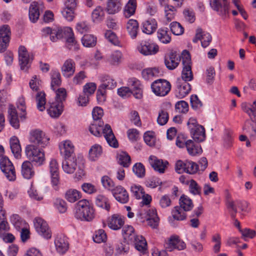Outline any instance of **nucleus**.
<instances>
[{
    "instance_id": "26",
    "label": "nucleus",
    "mask_w": 256,
    "mask_h": 256,
    "mask_svg": "<svg viewBox=\"0 0 256 256\" xmlns=\"http://www.w3.org/2000/svg\"><path fill=\"white\" fill-rule=\"evenodd\" d=\"M10 145L12 152L16 158L22 156V148L18 138L14 136L10 140Z\"/></svg>"
},
{
    "instance_id": "63",
    "label": "nucleus",
    "mask_w": 256,
    "mask_h": 256,
    "mask_svg": "<svg viewBox=\"0 0 256 256\" xmlns=\"http://www.w3.org/2000/svg\"><path fill=\"white\" fill-rule=\"evenodd\" d=\"M126 134L129 140L132 142H135L140 138V132L136 128H132L128 130Z\"/></svg>"
},
{
    "instance_id": "46",
    "label": "nucleus",
    "mask_w": 256,
    "mask_h": 256,
    "mask_svg": "<svg viewBox=\"0 0 256 256\" xmlns=\"http://www.w3.org/2000/svg\"><path fill=\"white\" fill-rule=\"evenodd\" d=\"M180 206L185 212L190 210L194 207L191 199L186 196H182L180 199Z\"/></svg>"
},
{
    "instance_id": "37",
    "label": "nucleus",
    "mask_w": 256,
    "mask_h": 256,
    "mask_svg": "<svg viewBox=\"0 0 256 256\" xmlns=\"http://www.w3.org/2000/svg\"><path fill=\"white\" fill-rule=\"evenodd\" d=\"M82 197L80 191L76 189L70 188L67 190L64 194V198L70 202L74 203Z\"/></svg>"
},
{
    "instance_id": "4",
    "label": "nucleus",
    "mask_w": 256,
    "mask_h": 256,
    "mask_svg": "<svg viewBox=\"0 0 256 256\" xmlns=\"http://www.w3.org/2000/svg\"><path fill=\"white\" fill-rule=\"evenodd\" d=\"M42 148L33 144H28L25 148L26 155L29 160L41 166L46 160L44 152Z\"/></svg>"
},
{
    "instance_id": "55",
    "label": "nucleus",
    "mask_w": 256,
    "mask_h": 256,
    "mask_svg": "<svg viewBox=\"0 0 256 256\" xmlns=\"http://www.w3.org/2000/svg\"><path fill=\"white\" fill-rule=\"evenodd\" d=\"M107 239V236L104 230L100 229L95 232V234L93 236V240L96 243L104 242Z\"/></svg>"
},
{
    "instance_id": "54",
    "label": "nucleus",
    "mask_w": 256,
    "mask_h": 256,
    "mask_svg": "<svg viewBox=\"0 0 256 256\" xmlns=\"http://www.w3.org/2000/svg\"><path fill=\"white\" fill-rule=\"evenodd\" d=\"M129 120L131 124L136 126L140 127L142 126V122L138 112L136 110H132L129 114Z\"/></svg>"
},
{
    "instance_id": "24",
    "label": "nucleus",
    "mask_w": 256,
    "mask_h": 256,
    "mask_svg": "<svg viewBox=\"0 0 256 256\" xmlns=\"http://www.w3.org/2000/svg\"><path fill=\"white\" fill-rule=\"evenodd\" d=\"M21 174L26 179H30L35 174L34 168L32 163L28 160H26L21 166Z\"/></svg>"
},
{
    "instance_id": "40",
    "label": "nucleus",
    "mask_w": 256,
    "mask_h": 256,
    "mask_svg": "<svg viewBox=\"0 0 256 256\" xmlns=\"http://www.w3.org/2000/svg\"><path fill=\"white\" fill-rule=\"evenodd\" d=\"M157 28V22L154 19L146 20L143 23L142 32L146 34H152Z\"/></svg>"
},
{
    "instance_id": "6",
    "label": "nucleus",
    "mask_w": 256,
    "mask_h": 256,
    "mask_svg": "<svg viewBox=\"0 0 256 256\" xmlns=\"http://www.w3.org/2000/svg\"><path fill=\"white\" fill-rule=\"evenodd\" d=\"M30 144L40 148H44L48 144L49 138L40 130H32L30 132L29 138Z\"/></svg>"
},
{
    "instance_id": "59",
    "label": "nucleus",
    "mask_w": 256,
    "mask_h": 256,
    "mask_svg": "<svg viewBox=\"0 0 256 256\" xmlns=\"http://www.w3.org/2000/svg\"><path fill=\"white\" fill-rule=\"evenodd\" d=\"M176 12V8L170 5L164 6L165 16L168 21H170L174 18Z\"/></svg>"
},
{
    "instance_id": "35",
    "label": "nucleus",
    "mask_w": 256,
    "mask_h": 256,
    "mask_svg": "<svg viewBox=\"0 0 256 256\" xmlns=\"http://www.w3.org/2000/svg\"><path fill=\"white\" fill-rule=\"evenodd\" d=\"M190 132L194 140L198 142H203L206 138L205 130L202 126H198Z\"/></svg>"
},
{
    "instance_id": "41",
    "label": "nucleus",
    "mask_w": 256,
    "mask_h": 256,
    "mask_svg": "<svg viewBox=\"0 0 256 256\" xmlns=\"http://www.w3.org/2000/svg\"><path fill=\"white\" fill-rule=\"evenodd\" d=\"M122 59V52L120 50H115L110 54L108 61L111 65L118 66L121 63Z\"/></svg>"
},
{
    "instance_id": "45",
    "label": "nucleus",
    "mask_w": 256,
    "mask_h": 256,
    "mask_svg": "<svg viewBox=\"0 0 256 256\" xmlns=\"http://www.w3.org/2000/svg\"><path fill=\"white\" fill-rule=\"evenodd\" d=\"M101 80L102 84L100 86L103 90L113 89L116 86V82L108 76H102Z\"/></svg>"
},
{
    "instance_id": "17",
    "label": "nucleus",
    "mask_w": 256,
    "mask_h": 256,
    "mask_svg": "<svg viewBox=\"0 0 256 256\" xmlns=\"http://www.w3.org/2000/svg\"><path fill=\"white\" fill-rule=\"evenodd\" d=\"M148 162L152 167L159 173L163 174L168 164L167 161L164 162L154 156H150L148 158Z\"/></svg>"
},
{
    "instance_id": "31",
    "label": "nucleus",
    "mask_w": 256,
    "mask_h": 256,
    "mask_svg": "<svg viewBox=\"0 0 256 256\" xmlns=\"http://www.w3.org/2000/svg\"><path fill=\"white\" fill-rule=\"evenodd\" d=\"M60 148V153L64 156V158L72 157L74 152V146L70 140L63 142Z\"/></svg>"
},
{
    "instance_id": "13",
    "label": "nucleus",
    "mask_w": 256,
    "mask_h": 256,
    "mask_svg": "<svg viewBox=\"0 0 256 256\" xmlns=\"http://www.w3.org/2000/svg\"><path fill=\"white\" fill-rule=\"evenodd\" d=\"M18 60L22 70L26 71L30 66L32 58H30L26 48L24 46H20L18 48Z\"/></svg>"
},
{
    "instance_id": "10",
    "label": "nucleus",
    "mask_w": 256,
    "mask_h": 256,
    "mask_svg": "<svg viewBox=\"0 0 256 256\" xmlns=\"http://www.w3.org/2000/svg\"><path fill=\"white\" fill-rule=\"evenodd\" d=\"M164 246L170 252L174 250H182L186 248V244L178 236L172 235L166 241Z\"/></svg>"
},
{
    "instance_id": "19",
    "label": "nucleus",
    "mask_w": 256,
    "mask_h": 256,
    "mask_svg": "<svg viewBox=\"0 0 256 256\" xmlns=\"http://www.w3.org/2000/svg\"><path fill=\"white\" fill-rule=\"evenodd\" d=\"M56 251L60 254H64L68 249V243L66 238L62 234H58L54 240Z\"/></svg>"
},
{
    "instance_id": "18",
    "label": "nucleus",
    "mask_w": 256,
    "mask_h": 256,
    "mask_svg": "<svg viewBox=\"0 0 256 256\" xmlns=\"http://www.w3.org/2000/svg\"><path fill=\"white\" fill-rule=\"evenodd\" d=\"M49 168L52 183L54 186H57L60 181L59 166L56 159L52 158L50 160L49 164Z\"/></svg>"
},
{
    "instance_id": "8",
    "label": "nucleus",
    "mask_w": 256,
    "mask_h": 256,
    "mask_svg": "<svg viewBox=\"0 0 256 256\" xmlns=\"http://www.w3.org/2000/svg\"><path fill=\"white\" fill-rule=\"evenodd\" d=\"M151 88L156 95L164 96L170 92L171 85L170 82L166 80L159 79L152 84Z\"/></svg>"
},
{
    "instance_id": "3",
    "label": "nucleus",
    "mask_w": 256,
    "mask_h": 256,
    "mask_svg": "<svg viewBox=\"0 0 256 256\" xmlns=\"http://www.w3.org/2000/svg\"><path fill=\"white\" fill-rule=\"evenodd\" d=\"M74 217L82 221H92L95 216L94 210L92 204L87 200H79L74 208Z\"/></svg>"
},
{
    "instance_id": "47",
    "label": "nucleus",
    "mask_w": 256,
    "mask_h": 256,
    "mask_svg": "<svg viewBox=\"0 0 256 256\" xmlns=\"http://www.w3.org/2000/svg\"><path fill=\"white\" fill-rule=\"evenodd\" d=\"M173 218L177 220H183L186 218L185 211L180 206H175L172 211Z\"/></svg>"
},
{
    "instance_id": "23",
    "label": "nucleus",
    "mask_w": 256,
    "mask_h": 256,
    "mask_svg": "<svg viewBox=\"0 0 256 256\" xmlns=\"http://www.w3.org/2000/svg\"><path fill=\"white\" fill-rule=\"evenodd\" d=\"M76 64L72 59L66 60L61 68L62 75L66 78H69L74 74L75 72Z\"/></svg>"
},
{
    "instance_id": "36",
    "label": "nucleus",
    "mask_w": 256,
    "mask_h": 256,
    "mask_svg": "<svg viewBox=\"0 0 256 256\" xmlns=\"http://www.w3.org/2000/svg\"><path fill=\"white\" fill-rule=\"evenodd\" d=\"M121 5L120 0H108L106 11L108 14H115L120 10Z\"/></svg>"
},
{
    "instance_id": "22",
    "label": "nucleus",
    "mask_w": 256,
    "mask_h": 256,
    "mask_svg": "<svg viewBox=\"0 0 256 256\" xmlns=\"http://www.w3.org/2000/svg\"><path fill=\"white\" fill-rule=\"evenodd\" d=\"M114 196L119 202L125 204L128 201V194L122 186H117L112 191Z\"/></svg>"
},
{
    "instance_id": "43",
    "label": "nucleus",
    "mask_w": 256,
    "mask_h": 256,
    "mask_svg": "<svg viewBox=\"0 0 256 256\" xmlns=\"http://www.w3.org/2000/svg\"><path fill=\"white\" fill-rule=\"evenodd\" d=\"M40 16L38 4L33 2L29 8V18L31 22H35L37 21Z\"/></svg>"
},
{
    "instance_id": "58",
    "label": "nucleus",
    "mask_w": 256,
    "mask_h": 256,
    "mask_svg": "<svg viewBox=\"0 0 256 256\" xmlns=\"http://www.w3.org/2000/svg\"><path fill=\"white\" fill-rule=\"evenodd\" d=\"M101 182L105 188L112 191L114 188V182L107 176H104L102 178Z\"/></svg>"
},
{
    "instance_id": "9",
    "label": "nucleus",
    "mask_w": 256,
    "mask_h": 256,
    "mask_svg": "<svg viewBox=\"0 0 256 256\" xmlns=\"http://www.w3.org/2000/svg\"><path fill=\"white\" fill-rule=\"evenodd\" d=\"M138 51L144 56L154 55L159 51V46L150 40H142L138 46Z\"/></svg>"
},
{
    "instance_id": "2",
    "label": "nucleus",
    "mask_w": 256,
    "mask_h": 256,
    "mask_svg": "<svg viewBox=\"0 0 256 256\" xmlns=\"http://www.w3.org/2000/svg\"><path fill=\"white\" fill-rule=\"evenodd\" d=\"M103 121L94 120L89 126V131L94 136H102L101 131L102 130V134L106 140L108 144L114 148L118 146V144L112 132L110 126L106 124L104 127Z\"/></svg>"
},
{
    "instance_id": "61",
    "label": "nucleus",
    "mask_w": 256,
    "mask_h": 256,
    "mask_svg": "<svg viewBox=\"0 0 256 256\" xmlns=\"http://www.w3.org/2000/svg\"><path fill=\"white\" fill-rule=\"evenodd\" d=\"M134 172L139 178H142L145 174V168L144 165L140 163L136 164L132 168Z\"/></svg>"
},
{
    "instance_id": "51",
    "label": "nucleus",
    "mask_w": 256,
    "mask_h": 256,
    "mask_svg": "<svg viewBox=\"0 0 256 256\" xmlns=\"http://www.w3.org/2000/svg\"><path fill=\"white\" fill-rule=\"evenodd\" d=\"M82 42L84 46L92 47L96 42V38L92 34H84L82 38Z\"/></svg>"
},
{
    "instance_id": "20",
    "label": "nucleus",
    "mask_w": 256,
    "mask_h": 256,
    "mask_svg": "<svg viewBox=\"0 0 256 256\" xmlns=\"http://www.w3.org/2000/svg\"><path fill=\"white\" fill-rule=\"evenodd\" d=\"M180 62V59L175 52H171L165 56L164 64L170 70L175 69L178 66Z\"/></svg>"
},
{
    "instance_id": "12",
    "label": "nucleus",
    "mask_w": 256,
    "mask_h": 256,
    "mask_svg": "<svg viewBox=\"0 0 256 256\" xmlns=\"http://www.w3.org/2000/svg\"><path fill=\"white\" fill-rule=\"evenodd\" d=\"M34 226L36 232L44 238L49 239L52 237V232L46 222L40 218L34 219Z\"/></svg>"
},
{
    "instance_id": "11",
    "label": "nucleus",
    "mask_w": 256,
    "mask_h": 256,
    "mask_svg": "<svg viewBox=\"0 0 256 256\" xmlns=\"http://www.w3.org/2000/svg\"><path fill=\"white\" fill-rule=\"evenodd\" d=\"M210 5L214 10L222 16H226L229 13L228 0H210Z\"/></svg>"
},
{
    "instance_id": "49",
    "label": "nucleus",
    "mask_w": 256,
    "mask_h": 256,
    "mask_svg": "<svg viewBox=\"0 0 256 256\" xmlns=\"http://www.w3.org/2000/svg\"><path fill=\"white\" fill-rule=\"evenodd\" d=\"M243 130L248 134L251 140L256 138V126L249 121H246L244 126Z\"/></svg>"
},
{
    "instance_id": "39",
    "label": "nucleus",
    "mask_w": 256,
    "mask_h": 256,
    "mask_svg": "<svg viewBox=\"0 0 256 256\" xmlns=\"http://www.w3.org/2000/svg\"><path fill=\"white\" fill-rule=\"evenodd\" d=\"M186 146L190 155L194 156L202 152V148L200 144H194L192 140H190L186 142Z\"/></svg>"
},
{
    "instance_id": "7",
    "label": "nucleus",
    "mask_w": 256,
    "mask_h": 256,
    "mask_svg": "<svg viewBox=\"0 0 256 256\" xmlns=\"http://www.w3.org/2000/svg\"><path fill=\"white\" fill-rule=\"evenodd\" d=\"M0 169L10 181L16 180V173L14 167L8 157L3 156L0 159Z\"/></svg>"
},
{
    "instance_id": "42",
    "label": "nucleus",
    "mask_w": 256,
    "mask_h": 256,
    "mask_svg": "<svg viewBox=\"0 0 256 256\" xmlns=\"http://www.w3.org/2000/svg\"><path fill=\"white\" fill-rule=\"evenodd\" d=\"M102 146L98 144H95L91 147L89 150V158L92 161H95L102 155Z\"/></svg>"
},
{
    "instance_id": "25",
    "label": "nucleus",
    "mask_w": 256,
    "mask_h": 256,
    "mask_svg": "<svg viewBox=\"0 0 256 256\" xmlns=\"http://www.w3.org/2000/svg\"><path fill=\"white\" fill-rule=\"evenodd\" d=\"M107 222L110 229L118 230L123 226L124 220L120 216L114 214L108 218Z\"/></svg>"
},
{
    "instance_id": "56",
    "label": "nucleus",
    "mask_w": 256,
    "mask_h": 256,
    "mask_svg": "<svg viewBox=\"0 0 256 256\" xmlns=\"http://www.w3.org/2000/svg\"><path fill=\"white\" fill-rule=\"evenodd\" d=\"M170 28L172 32L176 36L181 35L184 33V28L178 22H174L170 24Z\"/></svg>"
},
{
    "instance_id": "15",
    "label": "nucleus",
    "mask_w": 256,
    "mask_h": 256,
    "mask_svg": "<svg viewBox=\"0 0 256 256\" xmlns=\"http://www.w3.org/2000/svg\"><path fill=\"white\" fill-rule=\"evenodd\" d=\"M199 40H201L202 46L206 48L210 45L212 40V37L208 32L204 31L201 28H198L196 30L195 36L192 41L196 43Z\"/></svg>"
},
{
    "instance_id": "5",
    "label": "nucleus",
    "mask_w": 256,
    "mask_h": 256,
    "mask_svg": "<svg viewBox=\"0 0 256 256\" xmlns=\"http://www.w3.org/2000/svg\"><path fill=\"white\" fill-rule=\"evenodd\" d=\"M182 64L183 68L180 78L183 80L189 82L193 79V74L192 70L191 58L189 52L186 50L182 54Z\"/></svg>"
},
{
    "instance_id": "33",
    "label": "nucleus",
    "mask_w": 256,
    "mask_h": 256,
    "mask_svg": "<svg viewBox=\"0 0 256 256\" xmlns=\"http://www.w3.org/2000/svg\"><path fill=\"white\" fill-rule=\"evenodd\" d=\"M92 20L94 22L99 23L102 21L105 17V11L101 6H96L92 12Z\"/></svg>"
},
{
    "instance_id": "28",
    "label": "nucleus",
    "mask_w": 256,
    "mask_h": 256,
    "mask_svg": "<svg viewBox=\"0 0 256 256\" xmlns=\"http://www.w3.org/2000/svg\"><path fill=\"white\" fill-rule=\"evenodd\" d=\"M48 111L51 117H58L63 111V104L58 102H52L50 104Z\"/></svg>"
},
{
    "instance_id": "29",
    "label": "nucleus",
    "mask_w": 256,
    "mask_h": 256,
    "mask_svg": "<svg viewBox=\"0 0 256 256\" xmlns=\"http://www.w3.org/2000/svg\"><path fill=\"white\" fill-rule=\"evenodd\" d=\"M122 234L124 240L128 244H132L138 236L134 233V230L131 226H126L122 228Z\"/></svg>"
},
{
    "instance_id": "50",
    "label": "nucleus",
    "mask_w": 256,
    "mask_h": 256,
    "mask_svg": "<svg viewBox=\"0 0 256 256\" xmlns=\"http://www.w3.org/2000/svg\"><path fill=\"white\" fill-rule=\"evenodd\" d=\"M118 162L124 167L128 168L130 164V158L126 152H122L118 155Z\"/></svg>"
},
{
    "instance_id": "52",
    "label": "nucleus",
    "mask_w": 256,
    "mask_h": 256,
    "mask_svg": "<svg viewBox=\"0 0 256 256\" xmlns=\"http://www.w3.org/2000/svg\"><path fill=\"white\" fill-rule=\"evenodd\" d=\"M51 87L54 90V86H58L61 84V76L57 70H52L51 72Z\"/></svg>"
},
{
    "instance_id": "34",
    "label": "nucleus",
    "mask_w": 256,
    "mask_h": 256,
    "mask_svg": "<svg viewBox=\"0 0 256 256\" xmlns=\"http://www.w3.org/2000/svg\"><path fill=\"white\" fill-rule=\"evenodd\" d=\"M8 120L10 125L14 128L18 129L20 127V122L18 119L17 112L14 106H10L8 110Z\"/></svg>"
},
{
    "instance_id": "48",
    "label": "nucleus",
    "mask_w": 256,
    "mask_h": 256,
    "mask_svg": "<svg viewBox=\"0 0 256 256\" xmlns=\"http://www.w3.org/2000/svg\"><path fill=\"white\" fill-rule=\"evenodd\" d=\"M157 35L159 40L164 44H168L171 40V37L167 28L159 29Z\"/></svg>"
},
{
    "instance_id": "16",
    "label": "nucleus",
    "mask_w": 256,
    "mask_h": 256,
    "mask_svg": "<svg viewBox=\"0 0 256 256\" xmlns=\"http://www.w3.org/2000/svg\"><path fill=\"white\" fill-rule=\"evenodd\" d=\"M176 87V96L180 98L186 96L191 90V86L188 82L183 80L182 78H177Z\"/></svg>"
},
{
    "instance_id": "53",
    "label": "nucleus",
    "mask_w": 256,
    "mask_h": 256,
    "mask_svg": "<svg viewBox=\"0 0 256 256\" xmlns=\"http://www.w3.org/2000/svg\"><path fill=\"white\" fill-rule=\"evenodd\" d=\"M37 108L40 111H43L45 109L46 103V94L42 92H38L36 96Z\"/></svg>"
},
{
    "instance_id": "1",
    "label": "nucleus",
    "mask_w": 256,
    "mask_h": 256,
    "mask_svg": "<svg viewBox=\"0 0 256 256\" xmlns=\"http://www.w3.org/2000/svg\"><path fill=\"white\" fill-rule=\"evenodd\" d=\"M42 32L44 36H50L51 41L55 42L64 36L66 38V46L70 50H76L77 48L76 41L74 38L72 30L70 27L62 28L52 29L47 27L42 29Z\"/></svg>"
},
{
    "instance_id": "14",
    "label": "nucleus",
    "mask_w": 256,
    "mask_h": 256,
    "mask_svg": "<svg viewBox=\"0 0 256 256\" xmlns=\"http://www.w3.org/2000/svg\"><path fill=\"white\" fill-rule=\"evenodd\" d=\"M10 36V28L8 25L0 27V52H4L8 45Z\"/></svg>"
},
{
    "instance_id": "64",
    "label": "nucleus",
    "mask_w": 256,
    "mask_h": 256,
    "mask_svg": "<svg viewBox=\"0 0 256 256\" xmlns=\"http://www.w3.org/2000/svg\"><path fill=\"white\" fill-rule=\"evenodd\" d=\"M175 108L179 113H186L188 110V105L185 101L180 100L176 103Z\"/></svg>"
},
{
    "instance_id": "62",
    "label": "nucleus",
    "mask_w": 256,
    "mask_h": 256,
    "mask_svg": "<svg viewBox=\"0 0 256 256\" xmlns=\"http://www.w3.org/2000/svg\"><path fill=\"white\" fill-rule=\"evenodd\" d=\"M198 170V165L192 161H186V172L190 174H196Z\"/></svg>"
},
{
    "instance_id": "32",
    "label": "nucleus",
    "mask_w": 256,
    "mask_h": 256,
    "mask_svg": "<svg viewBox=\"0 0 256 256\" xmlns=\"http://www.w3.org/2000/svg\"><path fill=\"white\" fill-rule=\"evenodd\" d=\"M132 244H134L136 249L140 253L145 254L147 252V242L142 236H138L135 240L132 241Z\"/></svg>"
},
{
    "instance_id": "38",
    "label": "nucleus",
    "mask_w": 256,
    "mask_h": 256,
    "mask_svg": "<svg viewBox=\"0 0 256 256\" xmlns=\"http://www.w3.org/2000/svg\"><path fill=\"white\" fill-rule=\"evenodd\" d=\"M137 6L136 0H129L124 8V15L128 18L134 15Z\"/></svg>"
},
{
    "instance_id": "57",
    "label": "nucleus",
    "mask_w": 256,
    "mask_h": 256,
    "mask_svg": "<svg viewBox=\"0 0 256 256\" xmlns=\"http://www.w3.org/2000/svg\"><path fill=\"white\" fill-rule=\"evenodd\" d=\"M54 206L60 213H64L67 210V204L62 198H56L54 202Z\"/></svg>"
},
{
    "instance_id": "21",
    "label": "nucleus",
    "mask_w": 256,
    "mask_h": 256,
    "mask_svg": "<svg viewBox=\"0 0 256 256\" xmlns=\"http://www.w3.org/2000/svg\"><path fill=\"white\" fill-rule=\"evenodd\" d=\"M78 166L77 160L74 157L65 158L63 161L62 168L64 171L67 174H72Z\"/></svg>"
},
{
    "instance_id": "44",
    "label": "nucleus",
    "mask_w": 256,
    "mask_h": 256,
    "mask_svg": "<svg viewBox=\"0 0 256 256\" xmlns=\"http://www.w3.org/2000/svg\"><path fill=\"white\" fill-rule=\"evenodd\" d=\"M96 204L100 208H102L107 211L110 210V204L108 199L104 196L98 194L96 198Z\"/></svg>"
},
{
    "instance_id": "27",
    "label": "nucleus",
    "mask_w": 256,
    "mask_h": 256,
    "mask_svg": "<svg viewBox=\"0 0 256 256\" xmlns=\"http://www.w3.org/2000/svg\"><path fill=\"white\" fill-rule=\"evenodd\" d=\"M128 82L129 86L132 87V94L136 98L140 99L142 97V92L140 81L135 78H131Z\"/></svg>"
},
{
    "instance_id": "30",
    "label": "nucleus",
    "mask_w": 256,
    "mask_h": 256,
    "mask_svg": "<svg viewBox=\"0 0 256 256\" xmlns=\"http://www.w3.org/2000/svg\"><path fill=\"white\" fill-rule=\"evenodd\" d=\"M126 28L130 38L132 39L136 38L139 30L138 21L134 19L129 20L126 24Z\"/></svg>"
},
{
    "instance_id": "60",
    "label": "nucleus",
    "mask_w": 256,
    "mask_h": 256,
    "mask_svg": "<svg viewBox=\"0 0 256 256\" xmlns=\"http://www.w3.org/2000/svg\"><path fill=\"white\" fill-rule=\"evenodd\" d=\"M18 108L22 112V114H20V118L24 120L26 118V107L25 106V100L23 98H19L18 104Z\"/></svg>"
}]
</instances>
